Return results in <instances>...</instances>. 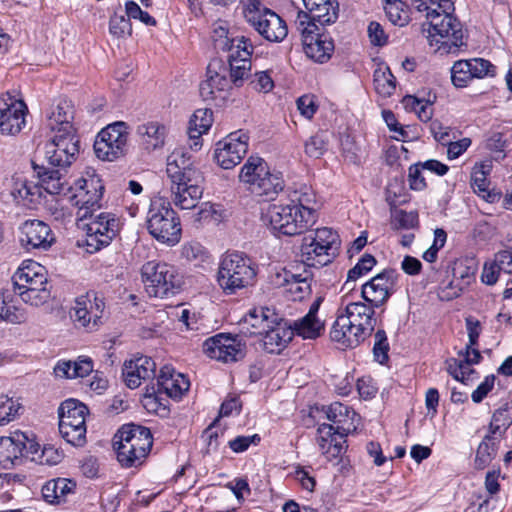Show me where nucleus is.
I'll list each match as a JSON object with an SVG mask.
<instances>
[{"instance_id":"nucleus-18","label":"nucleus","mask_w":512,"mask_h":512,"mask_svg":"<svg viewBox=\"0 0 512 512\" xmlns=\"http://www.w3.org/2000/svg\"><path fill=\"white\" fill-rule=\"evenodd\" d=\"M454 11L442 12L441 10L426 16L429 28L428 32L431 36H440L446 38L442 44L458 48L464 44L463 30L461 23L453 16Z\"/></svg>"},{"instance_id":"nucleus-57","label":"nucleus","mask_w":512,"mask_h":512,"mask_svg":"<svg viewBox=\"0 0 512 512\" xmlns=\"http://www.w3.org/2000/svg\"><path fill=\"white\" fill-rule=\"evenodd\" d=\"M109 31L113 36L117 38H123L125 36L131 35L132 27L130 19L128 17L126 18L125 15H119L115 13L110 18Z\"/></svg>"},{"instance_id":"nucleus-2","label":"nucleus","mask_w":512,"mask_h":512,"mask_svg":"<svg viewBox=\"0 0 512 512\" xmlns=\"http://www.w3.org/2000/svg\"><path fill=\"white\" fill-rule=\"evenodd\" d=\"M153 444L152 435L148 428L128 424L123 425L113 438V447L117 460L126 468L141 465Z\"/></svg>"},{"instance_id":"nucleus-24","label":"nucleus","mask_w":512,"mask_h":512,"mask_svg":"<svg viewBox=\"0 0 512 512\" xmlns=\"http://www.w3.org/2000/svg\"><path fill=\"white\" fill-rule=\"evenodd\" d=\"M373 308L362 302H352L344 308H339L337 312L348 319L349 323L354 326L356 334L359 333L366 339L373 332L376 323V319L373 317L375 313Z\"/></svg>"},{"instance_id":"nucleus-4","label":"nucleus","mask_w":512,"mask_h":512,"mask_svg":"<svg viewBox=\"0 0 512 512\" xmlns=\"http://www.w3.org/2000/svg\"><path fill=\"white\" fill-rule=\"evenodd\" d=\"M239 180L248 191L263 201L274 200L284 189V180L279 173L270 171L266 161L250 156L240 170Z\"/></svg>"},{"instance_id":"nucleus-50","label":"nucleus","mask_w":512,"mask_h":512,"mask_svg":"<svg viewBox=\"0 0 512 512\" xmlns=\"http://www.w3.org/2000/svg\"><path fill=\"white\" fill-rule=\"evenodd\" d=\"M246 44L240 43L237 44L235 49L233 51H229L228 55V65L229 67H232V64H235L236 66H241L243 62L245 63V66H248V68H251V56L254 50V46L251 42L250 38H247L245 40Z\"/></svg>"},{"instance_id":"nucleus-37","label":"nucleus","mask_w":512,"mask_h":512,"mask_svg":"<svg viewBox=\"0 0 512 512\" xmlns=\"http://www.w3.org/2000/svg\"><path fill=\"white\" fill-rule=\"evenodd\" d=\"M276 314L269 308H260L250 313L243 323V333L249 335H262L267 327H272L273 317Z\"/></svg>"},{"instance_id":"nucleus-40","label":"nucleus","mask_w":512,"mask_h":512,"mask_svg":"<svg viewBox=\"0 0 512 512\" xmlns=\"http://www.w3.org/2000/svg\"><path fill=\"white\" fill-rule=\"evenodd\" d=\"M137 134L147 150H154L164 144L165 127L158 122H149L138 126Z\"/></svg>"},{"instance_id":"nucleus-6","label":"nucleus","mask_w":512,"mask_h":512,"mask_svg":"<svg viewBox=\"0 0 512 512\" xmlns=\"http://www.w3.org/2000/svg\"><path fill=\"white\" fill-rule=\"evenodd\" d=\"M150 235L160 243L174 246L181 238V225L170 202L157 197L151 200L146 219Z\"/></svg>"},{"instance_id":"nucleus-35","label":"nucleus","mask_w":512,"mask_h":512,"mask_svg":"<svg viewBox=\"0 0 512 512\" xmlns=\"http://www.w3.org/2000/svg\"><path fill=\"white\" fill-rule=\"evenodd\" d=\"M0 320L14 325L24 324L28 320L25 308L10 293L0 295Z\"/></svg>"},{"instance_id":"nucleus-63","label":"nucleus","mask_w":512,"mask_h":512,"mask_svg":"<svg viewBox=\"0 0 512 512\" xmlns=\"http://www.w3.org/2000/svg\"><path fill=\"white\" fill-rule=\"evenodd\" d=\"M326 150V141L322 135L316 134L305 144V152L310 157L319 158Z\"/></svg>"},{"instance_id":"nucleus-27","label":"nucleus","mask_w":512,"mask_h":512,"mask_svg":"<svg viewBox=\"0 0 512 512\" xmlns=\"http://www.w3.org/2000/svg\"><path fill=\"white\" fill-rule=\"evenodd\" d=\"M272 327H267L261 335L263 347L268 353H279L293 338V329L284 319L273 317Z\"/></svg>"},{"instance_id":"nucleus-36","label":"nucleus","mask_w":512,"mask_h":512,"mask_svg":"<svg viewBox=\"0 0 512 512\" xmlns=\"http://www.w3.org/2000/svg\"><path fill=\"white\" fill-rule=\"evenodd\" d=\"M93 371V361L89 357H79L76 361L62 360L54 367V374L59 378L74 379L85 377Z\"/></svg>"},{"instance_id":"nucleus-11","label":"nucleus","mask_w":512,"mask_h":512,"mask_svg":"<svg viewBox=\"0 0 512 512\" xmlns=\"http://www.w3.org/2000/svg\"><path fill=\"white\" fill-rule=\"evenodd\" d=\"M86 221L78 222V226L85 232V246L89 253H94L102 247L108 246L118 232L119 222L114 214L100 212L88 216Z\"/></svg>"},{"instance_id":"nucleus-45","label":"nucleus","mask_w":512,"mask_h":512,"mask_svg":"<svg viewBox=\"0 0 512 512\" xmlns=\"http://www.w3.org/2000/svg\"><path fill=\"white\" fill-rule=\"evenodd\" d=\"M374 87L376 92L383 97H389L394 93L396 89V78L388 67L375 70Z\"/></svg>"},{"instance_id":"nucleus-62","label":"nucleus","mask_w":512,"mask_h":512,"mask_svg":"<svg viewBox=\"0 0 512 512\" xmlns=\"http://www.w3.org/2000/svg\"><path fill=\"white\" fill-rule=\"evenodd\" d=\"M502 269H500V263L498 262L497 256L495 255L494 260L486 262L483 267L481 279L483 283L487 285H494Z\"/></svg>"},{"instance_id":"nucleus-14","label":"nucleus","mask_w":512,"mask_h":512,"mask_svg":"<svg viewBox=\"0 0 512 512\" xmlns=\"http://www.w3.org/2000/svg\"><path fill=\"white\" fill-rule=\"evenodd\" d=\"M227 73V66L219 59L208 64L206 79L199 86V93L204 101L214 102L218 106L225 102L231 88Z\"/></svg>"},{"instance_id":"nucleus-13","label":"nucleus","mask_w":512,"mask_h":512,"mask_svg":"<svg viewBox=\"0 0 512 512\" xmlns=\"http://www.w3.org/2000/svg\"><path fill=\"white\" fill-rule=\"evenodd\" d=\"M79 184V189L71 196V201L78 207L77 220L83 222L100 209L104 186L94 171L87 172Z\"/></svg>"},{"instance_id":"nucleus-55","label":"nucleus","mask_w":512,"mask_h":512,"mask_svg":"<svg viewBox=\"0 0 512 512\" xmlns=\"http://www.w3.org/2000/svg\"><path fill=\"white\" fill-rule=\"evenodd\" d=\"M471 75L466 60L456 61L451 68L452 83L458 88L466 87L472 80Z\"/></svg>"},{"instance_id":"nucleus-58","label":"nucleus","mask_w":512,"mask_h":512,"mask_svg":"<svg viewBox=\"0 0 512 512\" xmlns=\"http://www.w3.org/2000/svg\"><path fill=\"white\" fill-rule=\"evenodd\" d=\"M389 343L386 332L382 329L376 331L374 335L373 354L376 361L384 364L388 360Z\"/></svg>"},{"instance_id":"nucleus-48","label":"nucleus","mask_w":512,"mask_h":512,"mask_svg":"<svg viewBox=\"0 0 512 512\" xmlns=\"http://www.w3.org/2000/svg\"><path fill=\"white\" fill-rule=\"evenodd\" d=\"M447 371L455 380L466 385L477 375L476 371L470 368V365L465 364L464 360L454 358L447 362Z\"/></svg>"},{"instance_id":"nucleus-20","label":"nucleus","mask_w":512,"mask_h":512,"mask_svg":"<svg viewBox=\"0 0 512 512\" xmlns=\"http://www.w3.org/2000/svg\"><path fill=\"white\" fill-rule=\"evenodd\" d=\"M249 137L241 131L229 134L216 144L214 159L223 169H232L238 165L248 151Z\"/></svg>"},{"instance_id":"nucleus-16","label":"nucleus","mask_w":512,"mask_h":512,"mask_svg":"<svg viewBox=\"0 0 512 512\" xmlns=\"http://www.w3.org/2000/svg\"><path fill=\"white\" fill-rule=\"evenodd\" d=\"M400 274L394 269H385L362 286V297L372 307H380L394 294L399 285Z\"/></svg>"},{"instance_id":"nucleus-30","label":"nucleus","mask_w":512,"mask_h":512,"mask_svg":"<svg viewBox=\"0 0 512 512\" xmlns=\"http://www.w3.org/2000/svg\"><path fill=\"white\" fill-rule=\"evenodd\" d=\"M248 37L236 34L231 31L229 24L226 21L218 20L213 23L211 31V40L215 50L229 52L233 51L237 44H246L245 40Z\"/></svg>"},{"instance_id":"nucleus-9","label":"nucleus","mask_w":512,"mask_h":512,"mask_svg":"<svg viewBox=\"0 0 512 512\" xmlns=\"http://www.w3.org/2000/svg\"><path fill=\"white\" fill-rule=\"evenodd\" d=\"M145 290L150 297L164 298L174 295L182 284L177 269L164 262L149 261L141 268Z\"/></svg>"},{"instance_id":"nucleus-53","label":"nucleus","mask_w":512,"mask_h":512,"mask_svg":"<svg viewBox=\"0 0 512 512\" xmlns=\"http://www.w3.org/2000/svg\"><path fill=\"white\" fill-rule=\"evenodd\" d=\"M295 25L299 33L302 35V41L308 36H315L320 33L317 21H314L310 13L300 11L297 14Z\"/></svg>"},{"instance_id":"nucleus-31","label":"nucleus","mask_w":512,"mask_h":512,"mask_svg":"<svg viewBox=\"0 0 512 512\" xmlns=\"http://www.w3.org/2000/svg\"><path fill=\"white\" fill-rule=\"evenodd\" d=\"M330 338L343 349L355 348L365 340L362 335H359V333L356 334L354 326L349 323L348 319L344 318L338 312L336 320L330 330Z\"/></svg>"},{"instance_id":"nucleus-56","label":"nucleus","mask_w":512,"mask_h":512,"mask_svg":"<svg viewBox=\"0 0 512 512\" xmlns=\"http://www.w3.org/2000/svg\"><path fill=\"white\" fill-rule=\"evenodd\" d=\"M21 405L5 395H0V425H4L14 420L18 415Z\"/></svg>"},{"instance_id":"nucleus-22","label":"nucleus","mask_w":512,"mask_h":512,"mask_svg":"<svg viewBox=\"0 0 512 512\" xmlns=\"http://www.w3.org/2000/svg\"><path fill=\"white\" fill-rule=\"evenodd\" d=\"M190 152L184 149H176L168 157L167 175L170 181H184L188 179L192 183L203 182L202 173L193 166Z\"/></svg>"},{"instance_id":"nucleus-12","label":"nucleus","mask_w":512,"mask_h":512,"mask_svg":"<svg viewBox=\"0 0 512 512\" xmlns=\"http://www.w3.org/2000/svg\"><path fill=\"white\" fill-rule=\"evenodd\" d=\"M128 126L125 122H114L102 129L94 143L97 158L103 161H115L123 157L128 150Z\"/></svg>"},{"instance_id":"nucleus-38","label":"nucleus","mask_w":512,"mask_h":512,"mask_svg":"<svg viewBox=\"0 0 512 512\" xmlns=\"http://www.w3.org/2000/svg\"><path fill=\"white\" fill-rule=\"evenodd\" d=\"M75 482L66 478H57L47 481L42 487V496L48 503H59L75 488Z\"/></svg>"},{"instance_id":"nucleus-5","label":"nucleus","mask_w":512,"mask_h":512,"mask_svg":"<svg viewBox=\"0 0 512 512\" xmlns=\"http://www.w3.org/2000/svg\"><path fill=\"white\" fill-rule=\"evenodd\" d=\"M54 135L44 144L38 147L33 160L46 162L51 167L65 169L76 161L80 151V140L74 126H66V129L53 131Z\"/></svg>"},{"instance_id":"nucleus-33","label":"nucleus","mask_w":512,"mask_h":512,"mask_svg":"<svg viewBox=\"0 0 512 512\" xmlns=\"http://www.w3.org/2000/svg\"><path fill=\"white\" fill-rule=\"evenodd\" d=\"M306 55L316 62L328 61L334 52L333 39L325 33H318L315 36H308L303 40Z\"/></svg>"},{"instance_id":"nucleus-29","label":"nucleus","mask_w":512,"mask_h":512,"mask_svg":"<svg viewBox=\"0 0 512 512\" xmlns=\"http://www.w3.org/2000/svg\"><path fill=\"white\" fill-rule=\"evenodd\" d=\"M202 182L192 183L184 181H171V193L174 204L180 209H193L200 200L203 188Z\"/></svg>"},{"instance_id":"nucleus-41","label":"nucleus","mask_w":512,"mask_h":512,"mask_svg":"<svg viewBox=\"0 0 512 512\" xmlns=\"http://www.w3.org/2000/svg\"><path fill=\"white\" fill-rule=\"evenodd\" d=\"M293 336L296 334L303 339H316L324 332V322L319 318L305 315L291 324Z\"/></svg>"},{"instance_id":"nucleus-51","label":"nucleus","mask_w":512,"mask_h":512,"mask_svg":"<svg viewBox=\"0 0 512 512\" xmlns=\"http://www.w3.org/2000/svg\"><path fill=\"white\" fill-rule=\"evenodd\" d=\"M386 15L394 25L404 26L407 24L409 15L407 5L401 0H386L384 7Z\"/></svg>"},{"instance_id":"nucleus-49","label":"nucleus","mask_w":512,"mask_h":512,"mask_svg":"<svg viewBox=\"0 0 512 512\" xmlns=\"http://www.w3.org/2000/svg\"><path fill=\"white\" fill-rule=\"evenodd\" d=\"M415 9L425 13V17L439 10L442 12L454 11V0H411Z\"/></svg>"},{"instance_id":"nucleus-47","label":"nucleus","mask_w":512,"mask_h":512,"mask_svg":"<svg viewBox=\"0 0 512 512\" xmlns=\"http://www.w3.org/2000/svg\"><path fill=\"white\" fill-rule=\"evenodd\" d=\"M59 432L63 439L73 446H83L86 443V425L59 423Z\"/></svg>"},{"instance_id":"nucleus-39","label":"nucleus","mask_w":512,"mask_h":512,"mask_svg":"<svg viewBox=\"0 0 512 512\" xmlns=\"http://www.w3.org/2000/svg\"><path fill=\"white\" fill-rule=\"evenodd\" d=\"M87 412L88 409L83 403L75 399L65 400L58 409L59 423L86 425Z\"/></svg>"},{"instance_id":"nucleus-10","label":"nucleus","mask_w":512,"mask_h":512,"mask_svg":"<svg viewBox=\"0 0 512 512\" xmlns=\"http://www.w3.org/2000/svg\"><path fill=\"white\" fill-rule=\"evenodd\" d=\"M244 10L246 21L261 35L265 40L273 43L283 41L288 28L286 22L274 11L263 7L259 0H249Z\"/></svg>"},{"instance_id":"nucleus-25","label":"nucleus","mask_w":512,"mask_h":512,"mask_svg":"<svg viewBox=\"0 0 512 512\" xmlns=\"http://www.w3.org/2000/svg\"><path fill=\"white\" fill-rule=\"evenodd\" d=\"M23 245L33 249H48L55 241L51 228L40 220H27L20 226Z\"/></svg>"},{"instance_id":"nucleus-21","label":"nucleus","mask_w":512,"mask_h":512,"mask_svg":"<svg viewBox=\"0 0 512 512\" xmlns=\"http://www.w3.org/2000/svg\"><path fill=\"white\" fill-rule=\"evenodd\" d=\"M190 383L188 379L181 373H177L170 366H163L156 378V382L147 388V394H166L171 398H180L188 391Z\"/></svg>"},{"instance_id":"nucleus-64","label":"nucleus","mask_w":512,"mask_h":512,"mask_svg":"<svg viewBox=\"0 0 512 512\" xmlns=\"http://www.w3.org/2000/svg\"><path fill=\"white\" fill-rule=\"evenodd\" d=\"M64 455L61 451H59L54 446L48 445L44 446L41 451V454L38 457L40 464L42 465H57L63 459Z\"/></svg>"},{"instance_id":"nucleus-7","label":"nucleus","mask_w":512,"mask_h":512,"mask_svg":"<svg viewBox=\"0 0 512 512\" xmlns=\"http://www.w3.org/2000/svg\"><path fill=\"white\" fill-rule=\"evenodd\" d=\"M255 277L256 267L243 253H227L221 258L217 282L227 294H234L237 290L251 285Z\"/></svg>"},{"instance_id":"nucleus-34","label":"nucleus","mask_w":512,"mask_h":512,"mask_svg":"<svg viewBox=\"0 0 512 512\" xmlns=\"http://www.w3.org/2000/svg\"><path fill=\"white\" fill-rule=\"evenodd\" d=\"M27 452L24 436L22 438L17 436L0 439V464L6 468L19 464Z\"/></svg>"},{"instance_id":"nucleus-15","label":"nucleus","mask_w":512,"mask_h":512,"mask_svg":"<svg viewBox=\"0 0 512 512\" xmlns=\"http://www.w3.org/2000/svg\"><path fill=\"white\" fill-rule=\"evenodd\" d=\"M71 317L87 331H94L103 324L105 317V302L95 292H88L78 297L73 307Z\"/></svg>"},{"instance_id":"nucleus-17","label":"nucleus","mask_w":512,"mask_h":512,"mask_svg":"<svg viewBox=\"0 0 512 512\" xmlns=\"http://www.w3.org/2000/svg\"><path fill=\"white\" fill-rule=\"evenodd\" d=\"M27 105L11 92L0 97V132L5 135H16L26 124Z\"/></svg>"},{"instance_id":"nucleus-60","label":"nucleus","mask_w":512,"mask_h":512,"mask_svg":"<svg viewBox=\"0 0 512 512\" xmlns=\"http://www.w3.org/2000/svg\"><path fill=\"white\" fill-rule=\"evenodd\" d=\"M214 421L202 433V440L205 443L204 454H211L218 450L219 447V431L215 429Z\"/></svg>"},{"instance_id":"nucleus-42","label":"nucleus","mask_w":512,"mask_h":512,"mask_svg":"<svg viewBox=\"0 0 512 512\" xmlns=\"http://www.w3.org/2000/svg\"><path fill=\"white\" fill-rule=\"evenodd\" d=\"M73 118L74 108L71 102L60 100L49 118V127L51 131L66 129V126H73Z\"/></svg>"},{"instance_id":"nucleus-52","label":"nucleus","mask_w":512,"mask_h":512,"mask_svg":"<svg viewBox=\"0 0 512 512\" xmlns=\"http://www.w3.org/2000/svg\"><path fill=\"white\" fill-rule=\"evenodd\" d=\"M212 123H213L212 111L207 108L198 109L192 115V117L189 121L188 129L204 134L212 126Z\"/></svg>"},{"instance_id":"nucleus-8","label":"nucleus","mask_w":512,"mask_h":512,"mask_svg":"<svg viewBox=\"0 0 512 512\" xmlns=\"http://www.w3.org/2000/svg\"><path fill=\"white\" fill-rule=\"evenodd\" d=\"M340 247L336 231L328 227L316 229L302 240L301 256L311 266H324L332 261Z\"/></svg>"},{"instance_id":"nucleus-61","label":"nucleus","mask_w":512,"mask_h":512,"mask_svg":"<svg viewBox=\"0 0 512 512\" xmlns=\"http://www.w3.org/2000/svg\"><path fill=\"white\" fill-rule=\"evenodd\" d=\"M481 166L480 168H474L471 175V186L475 192L482 194L485 197V193L489 191L490 182L486 177V172Z\"/></svg>"},{"instance_id":"nucleus-59","label":"nucleus","mask_w":512,"mask_h":512,"mask_svg":"<svg viewBox=\"0 0 512 512\" xmlns=\"http://www.w3.org/2000/svg\"><path fill=\"white\" fill-rule=\"evenodd\" d=\"M125 11L127 17L130 19H138L145 25L155 26L156 20L149 15L146 11H143L140 6L134 1H127L125 3Z\"/></svg>"},{"instance_id":"nucleus-44","label":"nucleus","mask_w":512,"mask_h":512,"mask_svg":"<svg viewBox=\"0 0 512 512\" xmlns=\"http://www.w3.org/2000/svg\"><path fill=\"white\" fill-rule=\"evenodd\" d=\"M376 265V259L371 254H364L347 273V280L343 285L344 290L351 291L354 289V283L360 277L370 272Z\"/></svg>"},{"instance_id":"nucleus-46","label":"nucleus","mask_w":512,"mask_h":512,"mask_svg":"<svg viewBox=\"0 0 512 512\" xmlns=\"http://www.w3.org/2000/svg\"><path fill=\"white\" fill-rule=\"evenodd\" d=\"M338 10V2L336 0H330L325 4L316 6L308 11L311 14L312 19L323 26L334 23L337 20Z\"/></svg>"},{"instance_id":"nucleus-43","label":"nucleus","mask_w":512,"mask_h":512,"mask_svg":"<svg viewBox=\"0 0 512 512\" xmlns=\"http://www.w3.org/2000/svg\"><path fill=\"white\" fill-rule=\"evenodd\" d=\"M498 445V437L490 435H486L484 437L476 451V457L474 461L476 469L482 470L490 464V462L496 456Z\"/></svg>"},{"instance_id":"nucleus-28","label":"nucleus","mask_w":512,"mask_h":512,"mask_svg":"<svg viewBox=\"0 0 512 512\" xmlns=\"http://www.w3.org/2000/svg\"><path fill=\"white\" fill-rule=\"evenodd\" d=\"M32 166L37 173L42 188L52 195H66L71 190L69 182L61 173L60 169H52L44 162L32 160Z\"/></svg>"},{"instance_id":"nucleus-23","label":"nucleus","mask_w":512,"mask_h":512,"mask_svg":"<svg viewBox=\"0 0 512 512\" xmlns=\"http://www.w3.org/2000/svg\"><path fill=\"white\" fill-rule=\"evenodd\" d=\"M156 364L151 357L134 356L124 362L122 376L127 387L138 388L143 381L154 380Z\"/></svg>"},{"instance_id":"nucleus-54","label":"nucleus","mask_w":512,"mask_h":512,"mask_svg":"<svg viewBox=\"0 0 512 512\" xmlns=\"http://www.w3.org/2000/svg\"><path fill=\"white\" fill-rule=\"evenodd\" d=\"M472 79L483 78L485 76H495L496 67L488 60L483 58H473L466 60Z\"/></svg>"},{"instance_id":"nucleus-26","label":"nucleus","mask_w":512,"mask_h":512,"mask_svg":"<svg viewBox=\"0 0 512 512\" xmlns=\"http://www.w3.org/2000/svg\"><path fill=\"white\" fill-rule=\"evenodd\" d=\"M347 433H339L331 424L323 423L317 429V443L323 455L331 461L340 457L346 450Z\"/></svg>"},{"instance_id":"nucleus-3","label":"nucleus","mask_w":512,"mask_h":512,"mask_svg":"<svg viewBox=\"0 0 512 512\" xmlns=\"http://www.w3.org/2000/svg\"><path fill=\"white\" fill-rule=\"evenodd\" d=\"M15 293L23 302L39 307L48 302L51 291L48 287L47 271L33 260H26L12 277Z\"/></svg>"},{"instance_id":"nucleus-32","label":"nucleus","mask_w":512,"mask_h":512,"mask_svg":"<svg viewBox=\"0 0 512 512\" xmlns=\"http://www.w3.org/2000/svg\"><path fill=\"white\" fill-rule=\"evenodd\" d=\"M326 418L332 423L334 429L339 430V433H351L356 430L354 424L355 418L358 417L356 412L347 405L340 402H334L324 408Z\"/></svg>"},{"instance_id":"nucleus-1","label":"nucleus","mask_w":512,"mask_h":512,"mask_svg":"<svg viewBox=\"0 0 512 512\" xmlns=\"http://www.w3.org/2000/svg\"><path fill=\"white\" fill-rule=\"evenodd\" d=\"M314 203L315 194L312 189L301 186L290 191L288 203L269 205L262 214V220L274 233L284 236L300 235L316 222Z\"/></svg>"},{"instance_id":"nucleus-19","label":"nucleus","mask_w":512,"mask_h":512,"mask_svg":"<svg viewBox=\"0 0 512 512\" xmlns=\"http://www.w3.org/2000/svg\"><path fill=\"white\" fill-rule=\"evenodd\" d=\"M203 351L211 359L224 363L237 362L245 356V344L237 337L219 333L205 340Z\"/></svg>"}]
</instances>
